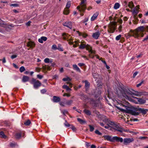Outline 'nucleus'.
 <instances>
[{"label":"nucleus","mask_w":148,"mask_h":148,"mask_svg":"<svg viewBox=\"0 0 148 148\" xmlns=\"http://www.w3.org/2000/svg\"><path fill=\"white\" fill-rule=\"evenodd\" d=\"M120 6V5L119 3H116L114 5V8L115 10H116L119 8Z\"/></svg>","instance_id":"nucleus-25"},{"label":"nucleus","mask_w":148,"mask_h":148,"mask_svg":"<svg viewBox=\"0 0 148 148\" xmlns=\"http://www.w3.org/2000/svg\"><path fill=\"white\" fill-rule=\"evenodd\" d=\"M95 133L99 135H101V133L97 130H96L95 131Z\"/></svg>","instance_id":"nucleus-50"},{"label":"nucleus","mask_w":148,"mask_h":148,"mask_svg":"<svg viewBox=\"0 0 148 148\" xmlns=\"http://www.w3.org/2000/svg\"><path fill=\"white\" fill-rule=\"evenodd\" d=\"M94 51H95V53H91L90 52L91 54L89 55V57L91 58H94V56L93 54H95V51L94 50Z\"/></svg>","instance_id":"nucleus-49"},{"label":"nucleus","mask_w":148,"mask_h":148,"mask_svg":"<svg viewBox=\"0 0 148 148\" xmlns=\"http://www.w3.org/2000/svg\"><path fill=\"white\" fill-rule=\"evenodd\" d=\"M128 6L131 9H132V8L134 7V5L132 2H130L128 3Z\"/></svg>","instance_id":"nucleus-26"},{"label":"nucleus","mask_w":148,"mask_h":148,"mask_svg":"<svg viewBox=\"0 0 148 148\" xmlns=\"http://www.w3.org/2000/svg\"><path fill=\"white\" fill-rule=\"evenodd\" d=\"M84 82H85V87L87 88H88L90 86L89 83L87 80H85Z\"/></svg>","instance_id":"nucleus-35"},{"label":"nucleus","mask_w":148,"mask_h":148,"mask_svg":"<svg viewBox=\"0 0 148 148\" xmlns=\"http://www.w3.org/2000/svg\"><path fill=\"white\" fill-rule=\"evenodd\" d=\"M139 6L138 5L134 8V9L131 11L133 15L134 16L136 15L139 12Z\"/></svg>","instance_id":"nucleus-13"},{"label":"nucleus","mask_w":148,"mask_h":148,"mask_svg":"<svg viewBox=\"0 0 148 148\" xmlns=\"http://www.w3.org/2000/svg\"><path fill=\"white\" fill-rule=\"evenodd\" d=\"M78 121L79 122L80 124H83L86 123V121L85 120H82L80 118H78L77 119Z\"/></svg>","instance_id":"nucleus-27"},{"label":"nucleus","mask_w":148,"mask_h":148,"mask_svg":"<svg viewBox=\"0 0 148 148\" xmlns=\"http://www.w3.org/2000/svg\"><path fill=\"white\" fill-rule=\"evenodd\" d=\"M90 103L91 104L92 106H96V104L95 103V102L92 99H91L90 101Z\"/></svg>","instance_id":"nucleus-38"},{"label":"nucleus","mask_w":148,"mask_h":148,"mask_svg":"<svg viewBox=\"0 0 148 148\" xmlns=\"http://www.w3.org/2000/svg\"><path fill=\"white\" fill-rule=\"evenodd\" d=\"M52 49L54 50H56L58 48L56 45H53L52 46Z\"/></svg>","instance_id":"nucleus-45"},{"label":"nucleus","mask_w":148,"mask_h":148,"mask_svg":"<svg viewBox=\"0 0 148 148\" xmlns=\"http://www.w3.org/2000/svg\"><path fill=\"white\" fill-rule=\"evenodd\" d=\"M58 49L59 50V51H63V48H62L61 47H60V45H58Z\"/></svg>","instance_id":"nucleus-51"},{"label":"nucleus","mask_w":148,"mask_h":148,"mask_svg":"<svg viewBox=\"0 0 148 148\" xmlns=\"http://www.w3.org/2000/svg\"><path fill=\"white\" fill-rule=\"evenodd\" d=\"M89 126L90 128V131L91 132H92L94 129V127L90 125H89Z\"/></svg>","instance_id":"nucleus-44"},{"label":"nucleus","mask_w":148,"mask_h":148,"mask_svg":"<svg viewBox=\"0 0 148 148\" xmlns=\"http://www.w3.org/2000/svg\"><path fill=\"white\" fill-rule=\"evenodd\" d=\"M17 56L16 55H13L11 56V58L12 59H14L17 57Z\"/></svg>","instance_id":"nucleus-57"},{"label":"nucleus","mask_w":148,"mask_h":148,"mask_svg":"<svg viewBox=\"0 0 148 148\" xmlns=\"http://www.w3.org/2000/svg\"><path fill=\"white\" fill-rule=\"evenodd\" d=\"M86 0H82L80 5L77 6V8L80 12H84L86 8Z\"/></svg>","instance_id":"nucleus-4"},{"label":"nucleus","mask_w":148,"mask_h":148,"mask_svg":"<svg viewBox=\"0 0 148 148\" xmlns=\"http://www.w3.org/2000/svg\"><path fill=\"white\" fill-rule=\"evenodd\" d=\"M85 48H86L89 52H90L91 53H95V51L92 50V48L90 46L88 45H86V44H83L82 42L80 44L79 48L81 49H83Z\"/></svg>","instance_id":"nucleus-5"},{"label":"nucleus","mask_w":148,"mask_h":148,"mask_svg":"<svg viewBox=\"0 0 148 148\" xmlns=\"http://www.w3.org/2000/svg\"><path fill=\"white\" fill-rule=\"evenodd\" d=\"M86 145L87 147H89L90 146V143L86 142Z\"/></svg>","instance_id":"nucleus-63"},{"label":"nucleus","mask_w":148,"mask_h":148,"mask_svg":"<svg viewBox=\"0 0 148 148\" xmlns=\"http://www.w3.org/2000/svg\"><path fill=\"white\" fill-rule=\"evenodd\" d=\"M62 88L64 89H66L67 91H69L71 90V89L69 88L67 85H64L62 86Z\"/></svg>","instance_id":"nucleus-32"},{"label":"nucleus","mask_w":148,"mask_h":148,"mask_svg":"<svg viewBox=\"0 0 148 148\" xmlns=\"http://www.w3.org/2000/svg\"><path fill=\"white\" fill-rule=\"evenodd\" d=\"M63 96L64 97L66 96L67 97H69L71 96V95L70 94L64 93L63 94Z\"/></svg>","instance_id":"nucleus-48"},{"label":"nucleus","mask_w":148,"mask_h":148,"mask_svg":"<svg viewBox=\"0 0 148 148\" xmlns=\"http://www.w3.org/2000/svg\"><path fill=\"white\" fill-rule=\"evenodd\" d=\"M60 101V99L59 97L56 96L53 97V101L54 102H58Z\"/></svg>","instance_id":"nucleus-20"},{"label":"nucleus","mask_w":148,"mask_h":148,"mask_svg":"<svg viewBox=\"0 0 148 148\" xmlns=\"http://www.w3.org/2000/svg\"><path fill=\"white\" fill-rule=\"evenodd\" d=\"M77 33L78 34L79 36H82V37H86L88 36V35L85 33H80L79 31H77Z\"/></svg>","instance_id":"nucleus-17"},{"label":"nucleus","mask_w":148,"mask_h":148,"mask_svg":"<svg viewBox=\"0 0 148 148\" xmlns=\"http://www.w3.org/2000/svg\"><path fill=\"white\" fill-rule=\"evenodd\" d=\"M21 133H17L15 135V137L17 138H19L21 137Z\"/></svg>","instance_id":"nucleus-33"},{"label":"nucleus","mask_w":148,"mask_h":148,"mask_svg":"<svg viewBox=\"0 0 148 148\" xmlns=\"http://www.w3.org/2000/svg\"><path fill=\"white\" fill-rule=\"evenodd\" d=\"M78 65L79 66H82L84 65V64L83 63H79L78 64Z\"/></svg>","instance_id":"nucleus-59"},{"label":"nucleus","mask_w":148,"mask_h":148,"mask_svg":"<svg viewBox=\"0 0 148 148\" xmlns=\"http://www.w3.org/2000/svg\"><path fill=\"white\" fill-rule=\"evenodd\" d=\"M116 94L119 97L122 96L126 98L128 97V95H133L138 97L145 96L148 95L147 93L145 91L138 92L133 90L132 89L124 88L123 86L118 87L116 89Z\"/></svg>","instance_id":"nucleus-1"},{"label":"nucleus","mask_w":148,"mask_h":148,"mask_svg":"<svg viewBox=\"0 0 148 148\" xmlns=\"http://www.w3.org/2000/svg\"><path fill=\"white\" fill-rule=\"evenodd\" d=\"M73 69H74L75 70L79 72H81V70L77 66L76 64H73Z\"/></svg>","instance_id":"nucleus-21"},{"label":"nucleus","mask_w":148,"mask_h":148,"mask_svg":"<svg viewBox=\"0 0 148 148\" xmlns=\"http://www.w3.org/2000/svg\"><path fill=\"white\" fill-rule=\"evenodd\" d=\"M5 24V22L0 19V26H2Z\"/></svg>","instance_id":"nucleus-46"},{"label":"nucleus","mask_w":148,"mask_h":148,"mask_svg":"<svg viewBox=\"0 0 148 148\" xmlns=\"http://www.w3.org/2000/svg\"><path fill=\"white\" fill-rule=\"evenodd\" d=\"M44 62L46 63H48L50 62V60L49 58H46L44 60Z\"/></svg>","instance_id":"nucleus-47"},{"label":"nucleus","mask_w":148,"mask_h":148,"mask_svg":"<svg viewBox=\"0 0 148 148\" xmlns=\"http://www.w3.org/2000/svg\"><path fill=\"white\" fill-rule=\"evenodd\" d=\"M61 112L63 114L65 115L66 114H68V111L66 110H62L61 111Z\"/></svg>","instance_id":"nucleus-34"},{"label":"nucleus","mask_w":148,"mask_h":148,"mask_svg":"<svg viewBox=\"0 0 148 148\" xmlns=\"http://www.w3.org/2000/svg\"><path fill=\"white\" fill-rule=\"evenodd\" d=\"M116 23L113 22L109 24L108 25V31L110 33H113L115 31L116 27Z\"/></svg>","instance_id":"nucleus-6"},{"label":"nucleus","mask_w":148,"mask_h":148,"mask_svg":"<svg viewBox=\"0 0 148 148\" xmlns=\"http://www.w3.org/2000/svg\"><path fill=\"white\" fill-rule=\"evenodd\" d=\"M134 140L133 138H126L124 139V144L127 145V144L132 142Z\"/></svg>","instance_id":"nucleus-14"},{"label":"nucleus","mask_w":148,"mask_h":148,"mask_svg":"<svg viewBox=\"0 0 148 148\" xmlns=\"http://www.w3.org/2000/svg\"><path fill=\"white\" fill-rule=\"evenodd\" d=\"M139 113L141 112L144 114H146L147 112L148 111V109H144L143 108H139Z\"/></svg>","instance_id":"nucleus-16"},{"label":"nucleus","mask_w":148,"mask_h":148,"mask_svg":"<svg viewBox=\"0 0 148 148\" xmlns=\"http://www.w3.org/2000/svg\"><path fill=\"white\" fill-rule=\"evenodd\" d=\"M71 6V2L68 1L66 3V9H69Z\"/></svg>","instance_id":"nucleus-39"},{"label":"nucleus","mask_w":148,"mask_h":148,"mask_svg":"<svg viewBox=\"0 0 148 148\" xmlns=\"http://www.w3.org/2000/svg\"><path fill=\"white\" fill-rule=\"evenodd\" d=\"M41 92L42 94H44L46 92V90L45 89H42L41 90Z\"/></svg>","instance_id":"nucleus-53"},{"label":"nucleus","mask_w":148,"mask_h":148,"mask_svg":"<svg viewBox=\"0 0 148 148\" xmlns=\"http://www.w3.org/2000/svg\"><path fill=\"white\" fill-rule=\"evenodd\" d=\"M73 101L71 100L67 101L66 102V105L67 106H70L73 103Z\"/></svg>","instance_id":"nucleus-28"},{"label":"nucleus","mask_w":148,"mask_h":148,"mask_svg":"<svg viewBox=\"0 0 148 148\" xmlns=\"http://www.w3.org/2000/svg\"><path fill=\"white\" fill-rule=\"evenodd\" d=\"M92 75L93 77L95 79H97L98 76V75L96 73H92Z\"/></svg>","instance_id":"nucleus-40"},{"label":"nucleus","mask_w":148,"mask_h":148,"mask_svg":"<svg viewBox=\"0 0 148 148\" xmlns=\"http://www.w3.org/2000/svg\"><path fill=\"white\" fill-rule=\"evenodd\" d=\"M62 36H64V37H68V34L65 33H63L62 34Z\"/></svg>","instance_id":"nucleus-58"},{"label":"nucleus","mask_w":148,"mask_h":148,"mask_svg":"<svg viewBox=\"0 0 148 148\" xmlns=\"http://www.w3.org/2000/svg\"><path fill=\"white\" fill-rule=\"evenodd\" d=\"M68 9H65L64 12L63 13L64 14L67 15L69 14V10Z\"/></svg>","instance_id":"nucleus-31"},{"label":"nucleus","mask_w":148,"mask_h":148,"mask_svg":"<svg viewBox=\"0 0 148 148\" xmlns=\"http://www.w3.org/2000/svg\"><path fill=\"white\" fill-rule=\"evenodd\" d=\"M60 104L62 106L64 107L66 105V102L65 103L64 102L61 101L60 103Z\"/></svg>","instance_id":"nucleus-43"},{"label":"nucleus","mask_w":148,"mask_h":148,"mask_svg":"<svg viewBox=\"0 0 148 148\" xmlns=\"http://www.w3.org/2000/svg\"><path fill=\"white\" fill-rule=\"evenodd\" d=\"M71 80V79L69 77H67L63 79L62 80L64 82L66 81H70Z\"/></svg>","instance_id":"nucleus-29"},{"label":"nucleus","mask_w":148,"mask_h":148,"mask_svg":"<svg viewBox=\"0 0 148 148\" xmlns=\"http://www.w3.org/2000/svg\"><path fill=\"white\" fill-rule=\"evenodd\" d=\"M19 70L21 73H22L25 70V69L23 66H22L20 67Z\"/></svg>","instance_id":"nucleus-37"},{"label":"nucleus","mask_w":148,"mask_h":148,"mask_svg":"<svg viewBox=\"0 0 148 148\" xmlns=\"http://www.w3.org/2000/svg\"><path fill=\"white\" fill-rule=\"evenodd\" d=\"M71 128L73 131H75L76 130V128L73 126H72Z\"/></svg>","instance_id":"nucleus-60"},{"label":"nucleus","mask_w":148,"mask_h":148,"mask_svg":"<svg viewBox=\"0 0 148 148\" xmlns=\"http://www.w3.org/2000/svg\"><path fill=\"white\" fill-rule=\"evenodd\" d=\"M47 39V38H40L38 39V41L41 43H42L43 41H46Z\"/></svg>","instance_id":"nucleus-22"},{"label":"nucleus","mask_w":148,"mask_h":148,"mask_svg":"<svg viewBox=\"0 0 148 148\" xmlns=\"http://www.w3.org/2000/svg\"><path fill=\"white\" fill-rule=\"evenodd\" d=\"M66 84H69V86L71 87H72V84L70 82H67Z\"/></svg>","instance_id":"nucleus-64"},{"label":"nucleus","mask_w":148,"mask_h":148,"mask_svg":"<svg viewBox=\"0 0 148 148\" xmlns=\"http://www.w3.org/2000/svg\"><path fill=\"white\" fill-rule=\"evenodd\" d=\"M144 27L143 26L140 27L138 28V31L137 32H133V34H135V36H133L134 37H148V34L147 35L145 32L142 31Z\"/></svg>","instance_id":"nucleus-3"},{"label":"nucleus","mask_w":148,"mask_h":148,"mask_svg":"<svg viewBox=\"0 0 148 148\" xmlns=\"http://www.w3.org/2000/svg\"><path fill=\"white\" fill-rule=\"evenodd\" d=\"M143 81H142L140 83L137 84L136 85L137 87H139L140 86L142 85V84L143 83Z\"/></svg>","instance_id":"nucleus-54"},{"label":"nucleus","mask_w":148,"mask_h":148,"mask_svg":"<svg viewBox=\"0 0 148 148\" xmlns=\"http://www.w3.org/2000/svg\"><path fill=\"white\" fill-rule=\"evenodd\" d=\"M84 112L87 115H90L91 114V112L88 110L85 109L84 110Z\"/></svg>","instance_id":"nucleus-30"},{"label":"nucleus","mask_w":148,"mask_h":148,"mask_svg":"<svg viewBox=\"0 0 148 148\" xmlns=\"http://www.w3.org/2000/svg\"><path fill=\"white\" fill-rule=\"evenodd\" d=\"M99 14V13L98 12H96L95 13H94L93 16H92L91 18V21H94L96 18H97V16Z\"/></svg>","instance_id":"nucleus-19"},{"label":"nucleus","mask_w":148,"mask_h":148,"mask_svg":"<svg viewBox=\"0 0 148 148\" xmlns=\"http://www.w3.org/2000/svg\"><path fill=\"white\" fill-rule=\"evenodd\" d=\"M148 138V137H141L140 138L141 139H146Z\"/></svg>","instance_id":"nucleus-61"},{"label":"nucleus","mask_w":148,"mask_h":148,"mask_svg":"<svg viewBox=\"0 0 148 148\" xmlns=\"http://www.w3.org/2000/svg\"><path fill=\"white\" fill-rule=\"evenodd\" d=\"M103 136L105 140L111 142L116 141L117 142H119L121 143L123 142V140L122 138H120L116 136L112 137L110 136L106 135L104 136Z\"/></svg>","instance_id":"nucleus-2"},{"label":"nucleus","mask_w":148,"mask_h":148,"mask_svg":"<svg viewBox=\"0 0 148 148\" xmlns=\"http://www.w3.org/2000/svg\"><path fill=\"white\" fill-rule=\"evenodd\" d=\"M27 45L28 47H29L33 49L35 46V44L34 42L29 41L27 43Z\"/></svg>","instance_id":"nucleus-18"},{"label":"nucleus","mask_w":148,"mask_h":148,"mask_svg":"<svg viewBox=\"0 0 148 148\" xmlns=\"http://www.w3.org/2000/svg\"><path fill=\"white\" fill-rule=\"evenodd\" d=\"M128 3L127 1H124L123 3V5L126 8L128 6Z\"/></svg>","instance_id":"nucleus-42"},{"label":"nucleus","mask_w":148,"mask_h":148,"mask_svg":"<svg viewBox=\"0 0 148 148\" xmlns=\"http://www.w3.org/2000/svg\"><path fill=\"white\" fill-rule=\"evenodd\" d=\"M30 123V121L29 120H28L24 123V124L25 125H29Z\"/></svg>","instance_id":"nucleus-36"},{"label":"nucleus","mask_w":148,"mask_h":148,"mask_svg":"<svg viewBox=\"0 0 148 148\" xmlns=\"http://www.w3.org/2000/svg\"><path fill=\"white\" fill-rule=\"evenodd\" d=\"M138 73V72H135L134 73L133 75V77L134 78L137 75Z\"/></svg>","instance_id":"nucleus-62"},{"label":"nucleus","mask_w":148,"mask_h":148,"mask_svg":"<svg viewBox=\"0 0 148 148\" xmlns=\"http://www.w3.org/2000/svg\"><path fill=\"white\" fill-rule=\"evenodd\" d=\"M134 99V102L136 104H143L145 103L146 101L142 98H138L137 97H133Z\"/></svg>","instance_id":"nucleus-9"},{"label":"nucleus","mask_w":148,"mask_h":148,"mask_svg":"<svg viewBox=\"0 0 148 148\" xmlns=\"http://www.w3.org/2000/svg\"><path fill=\"white\" fill-rule=\"evenodd\" d=\"M139 108H133L130 110V113L132 115L137 116L139 115Z\"/></svg>","instance_id":"nucleus-11"},{"label":"nucleus","mask_w":148,"mask_h":148,"mask_svg":"<svg viewBox=\"0 0 148 148\" xmlns=\"http://www.w3.org/2000/svg\"><path fill=\"white\" fill-rule=\"evenodd\" d=\"M37 77L39 79H41L43 77V76L42 75H37Z\"/></svg>","instance_id":"nucleus-56"},{"label":"nucleus","mask_w":148,"mask_h":148,"mask_svg":"<svg viewBox=\"0 0 148 148\" xmlns=\"http://www.w3.org/2000/svg\"><path fill=\"white\" fill-rule=\"evenodd\" d=\"M100 33L99 31H97L95 33H93L92 36V37H99L100 35Z\"/></svg>","instance_id":"nucleus-24"},{"label":"nucleus","mask_w":148,"mask_h":148,"mask_svg":"<svg viewBox=\"0 0 148 148\" xmlns=\"http://www.w3.org/2000/svg\"><path fill=\"white\" fill-rule=\"evenodd\" d=\"M64 125L66 126L67 127H69L70 126V125L66 122V121H65Z\"/></svg>","instance_id":"nucleus-52"},{"label":"nucleus","mask_w":148,"mask_h":148,"mask_svg":"<svg viewBox=\"0 0 148 148\" xmlns=\"http://www.w3.org/2000/svg\"><path fill=\"white\" fill-rule=\"evenodd\" d=\"M0 135L1 137L3 138H5L6 137V136L5 135L3 132H0Z\"/></svg>","instance_id":"nucleus-41"},{"label":"nucleus","mask_w":148,"mask_h":148,"mask_svg":"<svg viewBox=\"0 0 148 148\" xmlns=\"http://www.w3.org/2000/svg\"><path fill=\"white\" fill-rule=\"evenodd\" d=\"M104 121L107 124V126H104V128H105L108 129L110 127L113 128L114 126V125L115 123L109 121L108 119H105Z\"/></svg>","instance_id":"nucleus-7"},{"label":"nucleus","mask_w":148,"mask_h":148,"mask_svg":"<svg viewBox=\"0 0 148 148\" xmlns=\"http://www.w3.org/2000/svg\"><path fill=\"white\" fill-rule=\"evenodd\" d=\"M29 77L26 76H24L22 80L24 82L28 81L29 80Z\"/></svg>","instance_id":"nucleus-23"},{"label":"nucleus","mask_w":148,"mask_h":148,"mask_svg":"<svg viewBox=\"0 0 148 148\" xmlns=\"http://www.w3.org/2000/svg\"><path fill=\"white\" fill-rule=\"evenodd\" d=\"M116 107L117 108L123 112H125L126 110L125 109H127V106L124 105L121 103H118L117 106H116Z\"/></svg>","instance_id":"nucleus-10"},{"label":"nucleus","mask_w":148,"mask_h":148,"mask_svg":"<svg viewBox=\"0 0 148 148\" xmlns=\"http://www.w3.org/2000/svg\"><path fill=\"white\" fill-rule=\"evenodd\" d=\"M10 5L14 7H17L18 6V5L17 4H11Z\"/></svg>","instance_id":"nucleus-55"},{"label":"nucleus","mask_w":148,"mask_h":148,"mask_svg":"<svg viewBox=\"0 0 148 148\" xmlns=\"http://www.w3.org/2000/svg\"><path fill=\"white\" fill-rule=\"evenodd\" d=\"M31 83L33 84L34 88L36 89L38 88L41 84V82L39 80H36L34 78L32 79Z\"/></svg>","instance_id":"nucleus-8"},{"label":"nucleus","mask_w":148,"mask_h":148,"mask_svg":"<svg viewBox=\"0 0 148 148\" xmlns=\"http://www.w3.org/2000/svg\"><path fill=\"white\" fill-rule=\"evenodd\" d=\"M113 128L115 129L116 131L121 132L126 131L125 130H124L121 127L120 124L119 123H115Z\"/></svg>","instance_id":"nucleus-12"},{"label":"nucleus","mask_w":148,"mask_h":148,"mask_svg":"<svg viewBox=\"0 0 148 148\" xmlns=\"http://www.w3.org/2000/svg\"><path fill=\"white\" fill-rule=\"evenodd\" d=\"M63 25L64 26H66L70 29L72 28V23L71 22H67L63 24Z\"/></svg>","instance_id":"nucleus-15"}]
</instances>
